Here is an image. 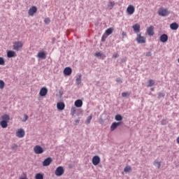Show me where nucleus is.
I'll return each instance as SVG.
<instances>
[{
  "label": "nucleus",
  "mask_w": 179,
  "mask_h": 179,
  "mask_svg": "<svg viewBox=\"0 0 179 179\" xmlns=\"http://www.w3.org/2000/svg\"><path fill=\"white\" fill-rule=\"evenodd\" d=\"M34 13H37V7L36 6H33L28 10V15L29 16H34Z\"/></svg>",
  "instance_id": "39448f33"
},
{
  "label": "nucleus",
  "mask_w": 179,
  "mask_h": 179,
  "mask_svg": "<svg viewBox=\"0 0 179 179\" xmlns=\"http://www.w3.org/2000/svg\"><path fill=\"white\" fill-rule=\"evenodd\" d=\"M132 29L135 33H139L141 31V25L139 24H135L133 25Z\"/></svg>",
  "instance_id": "dca6fc26"
},
{
  "label": "nucleus",
  "mask_w": 179,
  "mask_h": 179,
  "mask_svg": "<svg viewBox=\"0 0 179 179\" xmlns=\"http://www.w3.org/2000/svg\"><path fill=\"white\" fill-rule=\"evenodd\" d=\"M115 119L116 121H122V116L121 115H116Z\"/></svg>",
  "instance_id": "bb28decb"
},
{
  "label": "nucleus",
  "mask_w": 179,
  "mask_h": 179,
  "mask_svg": "<svg viewBox=\"0 0 179 179\" xmlns=\"http://www.w3.org/2000/svg\"><path fill=\"white\" fill-rule=\"evenodd\" d=\"M34 152L36 155H41V153H44V150L41 145H36L34 148Z\"/></svg>",
  "instance_id": "7ed1b4c3"
},
{
  "label": "nucleus",
  "mask_w": 179,
  "mask_h": 179,
  "mask_svg": "<svg viewBox=\"0 0 179 179\" xmlns=\"http://www.w3.org/2000/svg\"><path fill=\"white\" fill-rule=\"evenodd\" d=\"M0 125L2 128H7L8 127V122L5 121V120H2L0 122Z\"/></svg>",
  "instance_id": "b1692460"
},
{
  "label": "nucleus",
  "mask_w": 179,
  "mask_h": 179,
  "mask_svg": "<svg viewBox=\"0 0 179 179\" xmlns=\"http://www.w3.org/2000/svg\"><path fill=\"white\" fill-rule=\"evenodd\" d=\"M127 12L128 15H134V13H135V6H134L133 5L128 6L127 8Z\"/></svg>",
  "instance_id": "6e6552de"
},
{
  "label": "nucleus",
  "mask_w": 179,
  "mask_h": 179,
  "mask_svg": "<svg viewBox=\"0 0 179 179\" xmlns=\"http://www.w3.org/2000/svg\"><path fill=\"white\" fill-rule=\"evenodd\" d=\"M115 6V2L114 1H110L108 4V8H109V9H113L114 8V6Z\"/></svg>",
  "instance_id": "393cba45"
},
{
  "label": "nucleus",
  "mask_w": 179,
  "mask_h": 179,
  "mask_svg": "<svg viewBox=\"0 0 179 179\" xmlns=\"http://www.w3.org/2000/svg\"><path fill=\"white\" fill-rule=\"evenodd\" d=\"M113 58H118V54L113 55Z\"/></svg>",
  "instance_id": "a18cd8bd"
},
{
  "label": "nucleus",
  "mask_w": 179,
  "mask_h": 179,
  "mask_svg": "<svg viewBox=\"0 0 179 179\" xmlns=\"http://www.w3.org/2000/svg\"><path fill=\"white\" fill-rule=\"evenodd\" d=\"M95 55L96 57H101V54L99 52L95 53Z\"/></svg>",
  "instance_id": "c03bdc74"
},
{
  "label": "nucleus",
  "mask_w": 179,
  "mask_h": 179,
  "mask_svg": "<svg viewBox=\"0 0 179 179\" xmlns=\"http://www.w3.org/2000/svg\"><path fill=\"white\" fill-rule=\"evenodd\" d=\"M37 57L38 58L45 59V58H47V54H45V52H40L37 54Z\"/></svg>",
  "instance_id": "6ab92c4d"
},
{
  "label": "nucleus",
  "mask_w": 179,
  "mask_h": 179,
  "mask_svg": "<svg viewBox=\"0 0 179 179\" xmlns=\"http://www.w3.org/2000/svg\"><path fill=\"white\" fill-rule=\"evenodd\" d=\"M7 57L8 58H13L14 57H16V52L13 50H8L7 52Z\"/></svg>",
  "instance_id": "a211bd4d"
},
{
  "label": "nucleus",
  "mask_w": 179,
  "mask_h": 179,
  "mask_svg": "<svg viewBox=\"0 0 179 179\" xmlns=\"http://www.w3.org/2000/svg\"><path fill=\"white\" fill-rule=\"evenodd\" d=\"M159 40L162 43H167V41L169 40V36H167L166 34H164L160 36Z\"/></svg>",
  "instance_id": "4468645a"
},
{
  "label": "nucleus",
  "mask_w": 179,
  "mask_h": 179,
  "mask_svg": "<svg viewBox=\"0 0 179 179\" xmlns=\"http://www.w3.org/2000/svg\"><path fill=\"white\" fill-rule=\"evenodd\" d=\"M0 65H5V59H3V57H0Z\"/></svg>",
  "instance_id": "f704fd0d"
},
{
  "label": "nucleus",
  "mask_w": 179,
  "mask_h": 179,
  "mask_svg": "<svg viewBox=\"0 0 179 179\" xmlns=\"http://www.w3.org/2000/svg\"><path fill=\"white\" fill-rule=\"evenodd\" d=\"M24 130L23 129H19L17 131H16V136L17 138H23L24 136Z\"/></svg>",
  "instance_id": "9b49d317"
},
{
  "label": "nucleus",
  "mask_w": 179,
  "mask_h": 179,
  "mask_svg": "<svg viewBox=\"0 0 179 179\" xmlns=\"http://www.w3.org/2000/svg\"><path fill=\"white\" fill-rule=\"evenodd\" d=\"M122 36H127V33H125V32H122Z\"/></svg>",
  "instance_id": "49530a36"
},
{
  "label": "nucleus",
  "mask_w": 179,
  "mask_h": 179,
  "mask_svg": "<svg viewBox=\"0 0 179 179\" xmlns=\"http://www.w3.org/2000/svg\"><path fill=\"white\" fill-rule=\"evenodd\" d=\"M122 96L123 97H129V96H131V94L129 92H122Z\"/></svg>",
  "instance_id": "72a5a7b5"
},
{
  "label": "nucleus",
  "mask_w": 179,
  "mask_h": 179,
  "mask_svg": "<svg viewBox=\"0 0 179 179\" xmlns=\"http://www.w3.org/2000/svg\"><path fill=\"white\" fill-rule=\"evenodd\" d=\"M145 56L146 57H151L152 56V52H147Z\"/></svg>",
  "instance_id": "37998d69"
},
{
  "label": "nucleus",
  "mask_w": 179,
  "mask_h": 179,
  "mask_svg": "<svg viewBox=\"0 0 179 179\" xmlns=\"http://www.w3.org/2000/svg\"><path fill=\"white\" fill-rule=\"evenodd\" d=\"M153 85H155V81L152 79H150L148 80V87H152V86H153Z\"/></svg>",
  "instance_id": "2f4dec72"
},
{
  "label": "nucleus",
  "mask_w": 179,
  "mask_h": 179,
  "mask_svg": "<svg viewBox=\"0 0 179 179\" xmlns=\"http://www.w3.org/2000/svg\"><path fill=\"white\" fill-rule=\"evenodd\" d=\"M11 149H13V150H16L17 149V145L13 144L11 147Z\"/></svg>",
  "instance_id": "ea45409f"
},
{
  "label": "nucleus",
  "mask_w": 179,
  "mask_h": 179,
  "mask_svg": "<svg viewBox=\"0 0 179 179\" xmlns=\"http://www.w3.org/2000/svg\"><path fill=\"white\" fill-rule=\"evenodd\" d=\"M44 22L45 23V24H50V23H51V20H50V18L47 17L44 20Z\"/></svg>",
  "instance_id": "e433bc0d"
},
{
  "label": "nucleus",
  "mask_w": 179,
  "mask_h": 179,
  "mask_svg": "<svg viewBox=\"0 0 179 179\" xmlns=\"http://www.w3.org/2000/svg\"><path fill=\"white\" fill-rule=\"evenodd\" d=\"M108 36L106 35V34H104L102 37H101V41H106V38H107Z\"/></svg>",
  "instance_id": "58836bf2"
},
{
  "label": "nucleus",
  "mask_w": 179,
  "mask_h": 179,
  "mask_svg": "<svg viewBox=\"0 0 179 179\" xmlns=\"http://www.w3.org/2000/svg\"><path fill=\"white\" fill-rule=\"evenodd\" d=\"M92 164L94 166H97L100 164V162H101V159H100V157L96 155V156H94L92 157Z\"/></svg>",
  "instance_id": "0eeeda50"
},
{
  "label": "nucleus",
  "mask_w": 179,
  "mask_h": 179,
  "mask_svg": "<svg viewBox=\"0 0 179 179\" xmlns=\"http://www.w3.org/2000/svg\"><path fill=\"white\" fill-rule=\"evenodd\" d=\"M57 110L62 111V110L65 109V103L64 102H58L57 103Z\"/></svg>",
  "instance_id": "2eb2a0df"
},
{
  "label": "nucleus",
  "mask_w": 179,
  "mask_h": 179,
  "mask_svg": "<svg viewBox=\"0 0 179 179\" xmlns=\"http://www.w3.org/2000/svg\"><path fill=\"white\" fill-rule=\"evenodd\" d=\"M136 41L138 44H145L146 43V38L141 36V34H137Z\"/></svg>",
  "instance_id": "20e7f679"
},
{
  "label": "nucleus",
  "mask_w": 179,
  "mask_h": 179,
  "mask_svg": "<svg viewBox=\"0 0 179 179\" xmlns=\"http://www.w3.org/2000/svg\"><path fill=\"white\" fill-rule=\"evenodd\" d=\"M63 72L64 75L66 76H69L72 74V69L71 67H66Z\"/></svg>",
  "instance_id": "f8f14e48"
},
{
  "label": "nucleus",
  "mask_w": 179,
  "mask_h": 179,
  "mask_svg": "<svg viewBox=\"0 0 179 179\" xmlns=\"http://www.w3.org/2000/svg\"><path fill=\"white\" fill-rule=\"evenodd\" d=\"M147 33H148V36H150V37L155 36V27L150 26L147 29Z\"/></svg>",
  "instance_id": "1a4fd4ad"
},
{
  "label": "nucleus",
  "mask_w": 179,
  "mask_h": 179,
  "mask_svg": "<svg viewBox=\"0 0 179 179\" xmlns=\"http://www.w3.org/2000/svg\"><path fill=\"white\" fill-rule=\"evenodd\" d=\"M76 122H79V120H76Z\"/></svg>",
  "instance_id": "09e8293b"
},
{
  "label": "nucleus",
  "mask_w": 179,
  "mask_h": 179,
  "mask_svg": "<svg viewBox=\"0 0 179 179\" xmlns=\"http://www.w3.org/2000/svg\"><path fill=\"white\" fill-rule=\"evenodd\" d=\"M47 93H48V90L46 87H42L40 90L39 94L42 97L47 96Z\"/></svg>",
  "instance_id": "ddd939ff"
},
{
  "label": "nucleus",
  "mask_w": 179,
  "mask_h": 179,
  "mask_svg": "<svg viewBox=\"0 0 179 179\" xmlns=\"http://www.w3.org/2000/svg\"><path fill=\"white\" fill-rule=\"evenodd\" d=\"M82 76L80 75L78 78H76V83L77 85H80L81 82H82Z\"/></svg>",
  "instance_id": "7c9ffc66"
},
{
  "label": "nucleus",
  "mask_w": 179,
  "mask_h": 179,
  "mask_svg": "<svg viewBox=\"0 0 179 179\" xmlns=\"http://www.w3.org/2000/svg\"><path fill=\"white\" fill-rule=\"evenodd\" d=\"M51 163H52V158L48 157L43 161V166H44V167H47V166H50Z\"/></svg>",
  "instance_id": "9d476101"
},
{
  "label": "nucleus",
  "mask_w": 179,
  "mask_h": 179,
  "mask_svg": "<svg viewBox=\"0 0 179 179\" xmlns=\"http://www.w3.org/2000/svg\"><path fill=\"white\" fill-rule=\"evenodd\" d=\"M158 13L159 16H167V15H169V11L167 10V8H161L159 9Z\"/></svg>",
  "instance_id": "423d86ee"
},
{
  "label": "nucleus",
  "mask_w": 179,
  "mask_h": 179,
  "mask_svg": "<svg viewBox=\"0 0 179 179\" xmlns=\"http://www.w3.org/2000/svg\"><path fill=\"white\" fill-rule=\"evenodd\" d=\"M3 121H6V122H9V121L10 120V117L9 116V115H3L1 117Z\"/></svg>",
  "instance_id": "412c9836"
},
{
  "label": "nucleus",
  "mask_w": 179,
  "mask_h": 179,
  "mask_svg": "<svg viewBox=\"0 0 179 179\" xmlns=\"http://www.w3.org/2000/svg\"><path fill=\"white\" fill-rule=\"evenodd\" d=\"M5 87V82L3 80H0V89H3Z\"/></svg>",
  "instance_id": "c9c22d12"
},
{
  "label": "nucleus",
  "mask_w": 179,
  "mask_h": 179,
  "mask_svg": "<svg viewBox=\"0 0 179 179\" xmlns=\"http://www.w3.org/2000/svg\"><path fill=\"white\" fill-rule=\"evenodd\" d=\"M20 179H27V177H25V178H20Z\"/></svg>",
  "instance_id": "de8ad7c7"
},
{
  "label": "nucleus",
  "mask_w": 179,
  "mask_h": 179,
  "mask_svg": "<svg viewBox=\"0 0 179 179\" xmlns=\"http://www.w3.org/2000/svg\"><path fill=\"white\" fill-rule=\"evenodd\" d=\"M65 172V171L64 170V167L62 166H59L56 169L55 174V176H57V177H61V176L64 175V173Z\"/></svg>",
  "instance_id": "f03ea898"
},
{
  "label": "nucleus",
  "mask_w": 179,
  "mask_h": 179,
  "mask_svg": "<svg viewBox=\"0 0 179 179\" xmlns=\"http://www.w3.org/2000/svg\"><path fill=\"white\" fill-rule=\"evenodd\" d=\"M154 166H155V167H157L158 169H160L162 164L160 163V162L155 161Z\"/></svg>",
  "instance_id": "cd10ccee"
},
{
  "label": "nucleus",
  "mask_w": 179,
  "mask_h": 179,
  "mask_svg": "<svg viewBox=\"0 0 179 179\" xmlns=\"http://www.w3.org/2000/svg\"><path fill=\"white\" fill-rule=\"evenodd\" d=\"M92 115H90L87 119L85 121V124H87V125H89V124H90V121H92Z\"/></svg>",
  "instance_id": "c756f323"
},
{
  "label": "nucleus",
  "mask_w": 179,
  "mask_h": 179,
  "mask_svg": "<svg viewBox=\"0 0 179 179\" xmlns=\"http://www.w3.org/2000/svg\"><path fill=\"white\" fill-rule=\"evenodd\" d=\"M35 179H44V175L42 173H36L35 176Z\"/></svg>",
  "instance_id": "a878e982"
},
{
  "label": "nucleus",
  "mask_w": 179,
  "mask_h": 179,
  "mask_svg": "<svg viewBox=\"0 0 179 179\" xmlns=\"http://www.w3.org/2000/svg\"><path fill=\"white\" fill-rule=\"evenodd\" d=\"M121 124L120 122H113L110 126V131H115Z\"/></svg>",
  "instance_id": "f3484780"
},
{
  "label": "nucleus",
  "mask_w": 179,
  "mask_h": 179,
  "mask_svg": "<svg viewBox=\"0 0 179 179\" xmlns=\"http://www.w3.org/2000/svg\"><path fill=\"white\" fill-rule=\"evenodd\" d=\"M116 82L118 83H122V80H121V78H117Z\"/></svg>",
  "instance_id": "79ce46f5"
},
{
  "label": "nucleus",
  "mask_w": 179,
  "mask_h": 179,
  "mask_svg": "<svg viewBox=\"0 0 179 179\" xmlns=\"http://www.w3.org/2000/svg\"><path fill=\"white\" fill-rule=\"evenodd\" d=\"M13 50L15 51H20L23 48V42L22 41H15L13 45Z\"/></svg>",
  "instance_id": "f257e3e1"
},
{
  "label": "nucleus",
  "mask_w": 179,
  "mask_h": 179,
  "mask_svg": "<svg viewBox=\"0 0 179 179\" xmlns=\"http://www.w3.org/2000/svg\"><path fill=\"white\" fill-rule=\"evenodd\" d=\"M132 171V168L131 166H126L124 169V173H129V171Z\"/></svg>",
  "instance_id": "c85d7f7f"
},
{
  "label": "nucleus",
  "mask_w": 179,
  "mask_h": 179,
  "mask_svg": "<svg viewBox=\"0 0 179 179\" xmlns=\"http://www.w3.org/2000/svg\"><path fill=\"white\" fill-rule=\"evenodd\" d=\"M74 104H75L76 107H78V108L82 107V106H83V101H82V100H80V99H78L75 101Z\"/></svg>",
  "instance_id": "aec40b11"
},
{
  "label": "nucleus",
  "mask_w": 179,
  "mask_h": 179,
  "mask_svg": "<svg viewBox=\"0 0 179 179\" xmlns=\"http://www.w3.org/2000/svg\"><path fill=\"white\" fill-rule=\"evenodd\" d=\"M71 113L72 115H75V114H76V108L72 107L71 109Z\"/></svg>",
  "instance_id": "473e14b6"
},
{
  "label": "nucleus",
  "mask_w": 179,
  "mask_h": 179,
  "mask_svg": "<svg viewBox=\"0 0 179 179\" xmlns=\"http://www.w3.org/2000/svg\"><path fill=\"white\" fill-rule=\"evenodd\" d=\"M27 120H29V116L27 115H24V120H22V122H26Z\"/></svg>",
  "instance_id": "4c0bfd02"
},
{
  "label": "nucleus",
  "mask_w": 179,
  "mask_h": 179,
  "mask_svg": "<svg viewBox=\"0 0 179 179\" xmlns=\"http://www.w3.org/2000/svg\"><path fill=\"white\" fill-rule=\"evenodd\" d=\"M170 28L171 29V30H177V29H178V24H177L176 22H173L172 24H171Z\"/></svg>",
  "instance_id": "4be33fe9"
},
{
  "label": "nucleus",
  "mask_w": 179,
  "mask_h": 179,
  "mask_svg": "<svg viewBox=\"0 0 179 179\" xmlns=\"http://www.w3.org/2000/svg\"><path fill=\"white\" fill-rule=\"evenodd\" d=\"M178 63H179V57H178Z\"/></svg>",
  "instance_id": "8fccbe9b"
},
{
  "label": "nucleus",
  "mask_w": 179,
  "mask_h": 179,
  "mask_svg": "<svg viewBox=\"0 0 179 179\" xmlns=\"http://www.w3.org/2000/svg\"><path fill=\"white\" fill-rule=\"evenodd\" d=\"M165 94L163 92L159 93V97H164Z\"/></svg>",
  "instance_id": "a19ab883"
},
{
  "label": "nucleus",
  "mask_w": 179,
  "mask_h": 179,
  "mask_svg": "<svg viewBox=\"0 0 179 179\" xmlns=\"http://www.w3.org/2000/svg\"><path fill=\"white\" fill-rule=\"evenodd\" d=\"M113 31H114V28L110 27L106 30L105 34H106V36H110V34H113Z\"/></svg>",
  "instance_id": "5701e85b"
}]
</instances>
